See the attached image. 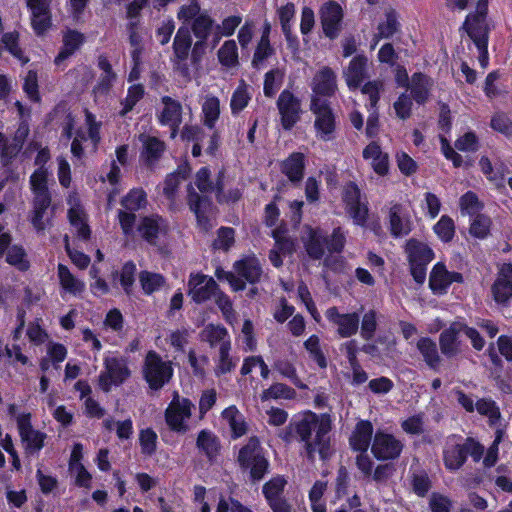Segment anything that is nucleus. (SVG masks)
Segmentation results:
<instances>
[{
	"mask_svg": "<svg viewBox=\"0 0 512 512\" xmlns=\"http://www.w3.org/2000/svg\"><path fill=\"white\" fill-rule=\"evenodd\" d=\"M332 419L328 413L316 414L311 411L305 412L296 422L295 429L304 443L309 457L318 453L322 459L329 454Z\"/></svg>",
	"mask_w": 512,
	"mask_h": 512,
	"instance_id": "f257e3e1",
	"label": "nucleus"
},
{
	"mask_svg": "<svg viewBox=\"0 0 512 512\" xmlns=\"http://www.w3.org/2000/svg\"><path fill=\"white\" fill-rule=\"evenodd\" d=\"M461 334H465L471 340L476 350H481L484 347V340L477 330L467 327L461 322H454L440 335L439 344L443 355L452 357L460 352Z\"/></svg>",
	"mask_w": 512,
	"mask_h": 512,
	"instance_id": "f03ea898",
	"label": "nucleus"
},
{
	"mask_svg": "<svg viewBox=\"0 0 512 512\" xmlns=\"http://www.w3.org/2000/svg\"><path fill=\"white\" fill-rule=\"evenodd\" d=\"M238 463L243 469L249 470L250 477L254 481H259L264 477L267 473L269 463L263 455L260 442L257 438H250L248 443L240 449Z\"/></svg>",
	"mask_w": 512,
	"mask_h": 512,
	"instance_id": "7ed1b4c3",
	"label": "nucleus"
},
{
	"mask_svg": "<svg viewBox=\"0 0 512 512\" xmlns=\"http://www.w3.org/2000/svg\"><path fill=\"white\" fill-rule=\"evenodd\" d=\"M310 110L315 116L314 128L316 137L322 141L335 138L336 119L328 102L311 101Z\"/></svg>",
	"mask_w": 512,
	"mask_h": 512,
	"instance_id": "20e7f679",
	"label": "nucleus"
},
{
	"mask_svg": "<svg viewBox=\"0 0 512 512\" xmlns=\"http://www.w3.org/2000/svg\"><path fill=\"white\" fill-rule=\"evenodd\" d=\"M173 369L170 362L163 361L154 351L148 352L145 359L144 376L150 388H162L172 377Z\"/></svg>",
	"mask_w": 512,
	"mask_h": 512,
	"instance_id": "39448f33",
	"label": "nucleus"
},
{
	"mask_svg": "<svg viewBox=\"0 0 512 512\" xmlns=\"http://www.w3.org/2000/svg\"><path fill=\"white\" fill-rule=\"evenodd\" d=\"M234 270L240 278H237L233 274L226 273V280L235 291L244 289L245 282L243 279L254 283L260 279L262 274L260 263L255 256H247L237 261L234 265Z\"/></svg>",
	"mask_w": 512,
	"mask_h": 512,
	"instance_id": "423d86ee",
	"label": "nucleus"
},
{
	"mask_svg": "<svg viewBox=\"0 0 512 512\" xmlns=\"http://www.w3.org/2000/svg\"><path fill=\"white\" fill-rule=\"evenodd\" d=\"M104 368L99 375V386L105 392L110 391L112 385H120L130 376L127 361L122 357H106Z\"/></svg>",
	"mask_w": 512,
	"mask_h": 512,
	"instance_id": "0eeeda50",
	"label": "nucleus"
},
{
	"mask_svg": "<svg viewBox=\"0 0 512 512\" xmlns=\"http://www.w3.org/2000/svg\"><path fill=\"white\" fill-rule=\"evenodd\" d=\"M403 443L394 435L378 430L371 443V452L378 460H393L400 456Z\"/></svg>",
	"mask_w": 512,
	"mask_h": 512,
	"instance_id": "6e6552de",
	"label": "nucleus"
},
{
	"mask_svg": "<svg viewBox=\"0 0 512 512\" xmlns=\"http://www.w3.org/2000/svg\"><path fill=\"white\" fill-rule=\"evenodd\" d=\"M281 125L290 130L300 120L302 109L300 100L290 91L284 90L277 100Z\"/></svg>",
	"mask_w": 512,
	"mask_h": 512,
	"instance_id": "1a4fd4ad",
	"label": "nucleus"
},
{
	"mask_svg": "<svg viewBox=\"0 0 512 512\" xmlns=\"http://www.w3.org/2000/svg\"><path fill=\"white\" fill-rule=\"evenodd\" d=\"M220 292L219 285L208 275L191 274L188 280V296L196 303H202Z\"/></svg>",
	"mask_w": 512,
	"mask_h": 512,
	"instance_id": "9d476101",
	"label": "nucleus"
},
{
	"mask_svg": "<svg viewBox=\"0 0 512 512\" xmlns=\"http://www.w3.org/2000/svg\"><path fill=\"white\" fill-rule=\"evenodd\" d=\"M311 89V101L316 99L318 102H328L324 98L333 96L337 90L336 74L334 71L327 66L320 68L313 77Z\"/></svg>",
	"mask_w": 512,
	"mask_h": 512,
	"instance_id": "9b49d317",
	"label": "nucleus"
},
{
	"mask_svg": "<svg viewBox=\"0 0 512 512\" xmlns=\"http://www.w3.org/2000/svg\"><path fill=\"white\" fill-rule=\"evenodd\" d=\"M192 406L193 404L189 399L180 398L178 394H175L165 411L168 426L175 431H185V421L191 416Z\"/></svg>",
	"mask_w": 512,
	"mask_h": 512,
	"instance_id": "f8f14e48",
	"label": "nucleus"
},
{
	"mask_svg": "<svg viewBox=\"0 0 512 512\" xmlns=\"http://www.w3.org/2000/svg\"><path fill=\"white\" fill-rule=\"evenodd\" d=\"M463 282L459 272L449 271L442 262L436 263L429 276V287L435 295H444L453 283Z\"/></svg>",
	"mask_w": 512,
	"mask_h": 512,
	"instance_id": "ddd939ff",
	"label": "nucleus"
},
{
	"mask_svg": "<svg viewBox=\"0 0 512 512\" xmlns=\"http://www.w3.org/2000/svg\"><path fill=\"white\" fill-rule=\"evenodd\" d=\"M325 316L329 323L335 328L337 334L342 338L355 335L359 329V315L353 313H340L338 308L330 307L326 310Z\"/></svg>",
	"mask_w": 512,
	"mask_h": 512,
	"instance_id": "4468645a",
	"label": "nucleus"
},
{
	"mask_svg": "<svg viewBox=\"0 0 512 512\" xmlns=\"http://www.w3.org/2000/svg\"><path fill=\"white\" fill-rule=\"evenodd\" d=\"M389 230L393 237L400 238L412 230V219L408 208L399 203H391L388 210Z\"/></svg>",
	"mask_w": 512,
	"mask_h": 512,
	"instance_id": "2eb2a0df",
	"label": "nucleus"
},
{
	"mask_svg": "<svg viewBox=\"0 0 512 512\" xmlns=\"http://www.w3.org/2000/svg\"><path fill=\"white\" fill-rule=\"evenodd\" d=\"M161 104L157 118L161 125L170 127L171 137L174 138L182 123V106L179 101L169 96L162 97Z\"/></svg>",
	"mask_w": 512,
	"mask_h": 512,
	"instance_id": "dca6fc26",
	"label": "nucleus"
},
{
	"mask_svg": "<svg viewBox=\"0 0 512 512\" xmlns=\"http://www.w3.org/2000/svg\"><path fill=\"white\" fill-rule=\"evenodd\" d=\"M342 17V8L335 2H327L321 7L320 18L323 31L330 39L338 36Z\"/></svg>",
	"mask_w": 512,
	"mask_h": 512,
	"instance_id": "f3484780",
	"label": "nucleus"
},
{
	"mask_svg": "<svg viewBox=\"0 0 512 512\" xmlns=\"http://www.w3.org/2000/svg\"><path fill=\"white\" fill-rule=\"evenodd\" d=\"M51 0H27L32 13V27L36 34L41 35L51 26Z\"/></svg>",
	"mask_w": 512,
	"mask_h": 512,
	"instance_id": "a211bd4d",
	"label": "nucleus"
},
{
	"mask_svg": "<svg viewBox=\"0 0 512 512\" xmlns=\"http://www.w3.org/2000/svg\"><path fill=\"white\" fill-rule=\"evenodd\" d=\"M492 293L497 303H506L512 298V264L504 263L500 266Z\"/></svg>",
	"mask_w": 512,
	"mask_h": 512,
	"instance_id": "6ab92c4d",
	"label": "nucleus"
},
{
	"mask_svg": "<svg viewBox=\"0 0 512 512\" xmlns=\"http://www.w3.org/2000/svg\"><path fill=\"white\" fill-rule=\"evenodd\" d=\"M301 238L306 252L311 258L320 259L324 255L325 248H327V237L321 229L307 226L304 228Z\"/></svg>",
	"mask_w": 512,
	"mask_h": 512,
	"instance_id": "aec40b11",
	"label": "nucleus"
},
{
	"mask_svg": "<svg viewBox=\"0 0 512 512\" xmlns=\"http://www.w3.org/2000/svg\"><path fill=\"white\" fill-rule=\"evenodd\" d=\"M444 464L449 470L459 469L465 461L463 440L458 436L447 439L444 449Z\"/></svg>",
	"mask_w": 512,
	"mask_h": 512,
	"instance_id": "412c9836",
	"label": "nucleus"
},
{
	"mask_svg": "<svg viewBox=\"0 0 512 512\" xmlns=\"http://www.w3.org/2000/svg\"><path fill=\"white\" fill-rule=\"evenodd\" d=\"M50 205L51 198L33 199V210L30 219L38 233H44L51 225L52 211L49 209Z\"/></svg>",
	"mask_w": 512,
	"mask_h": 512,
	"instance_id": "4be33fe9",
	"label": "nucleus"
},
{
	"mask_svg": "<svg viewBox=\"0 0 512 512\" xmlns=\"http://www.w3.org/2000/svg\"><path fill=\"white\" fill-rule=\"evenodd\" d=\"M367 58L363 55L355 56L347 68L343 71V76L349 89H357L366 76Z\"/></svg>",
	"mask_w": 512,
	"mask_h": 512,
	"instance_id": "5701e85b",
	"label": "nucleus"
},
{
	"mask_svg": "<svg viewBox=\"0 0 512 512\" xmlns=\"http://www.w3.org/2000/svg\"><path fill=\"white\" fill-rule=\"evenodd\" d=\"M139 141L143 146L141 157L148 166L154 165L164 153L165 143L159 138L147 134H140Z\"/></svg>",
	"mask_w": 512,
	"mask_h": 512,
	"instance_id": "b1692460",
	"label": "nucleus"
},
{
	"mask_svg": "<svg viewBox=\"0 0 512 512\" xmlns=\"http://www.w3.org/2000/svg\"><path fill=\"white\" fill-rule=\"evenodd\" d=\"M363 158L368 161L378 175H386L389 170L388 154L383 152L380 145L372 142L363 150Z\"/></svg>",
	"mask_w": 512,
	"mask_h": 512,
	"instance_id": "393cba45",
	"label": "nucleus"
},
{
	"mask_svg": "<svg viewBox=\"0 0 512 512\" xmlns=\"http://www.w3.org/2000/svg\"><path fill=\"white\" fill-rule=\"evenodd\" d=\"M373 426L371 422L361 420L356 424V427L350 437V445L353 450L366 452L372 439Z\"/></svg>",
	"mask_w": 512,
	"mask_h": 512,
	"instance_id": "a878e982",
	"label": "nucleus"
},
{
	"mask_svg": "<svg viewBox=\"0 0 512 512\" xmlns=\"http://www.w3.org/2000/svg\"><path fill=\"white\" fill-rule=\"evenodd\" d=\"M408 87L413 99L418 104H424L429 98L430 91L433 87V81L425 74L414 73Z\"/></svg>",
	"mask_w": 512,
	"mask_h": 512,
	"instance_id": "bb28decb",
	"label": "nucleus"
},
{
	"mask_svg": "<svg viewBox=\"0 0 512 512\" xmlns=\"http://www.w3.org/2000/svg\"><path fill=\"white\" fill-rule=\"evenodd\" d=\"M296 8L293 3H286L277 9V16L279 18L282 31L289 43L290 47H297V38L292 35V26L294 23Z\"/></svg>",
	"mask_w": 512,
	"mask_h": 512,
	"instance_id": "cd10ccee",
	"label": "nucleus"
},
{
	"mask_svg": "<svg viewBox=\"0 0 512 512\" xmlns=\"http://www.w3.org/2000/svg\"><path fill=\"white\" fill-rule=\"evenodd\" d=\"M305 168L304 154L292 153L281 164V171L291 182H300L303 178Z\"/></svg>",
	"mask_w": 512,
	"mask_h": 512,
	"instance_id": "c85d7f7f",
	"label": "nucleus"
},
{
	"mask_svg": "<svg viewBox=\"0 0 512 512\" xmlns=\"http://www.w3.org/2000/svg\"><path fill=\"white\" fill-rule=\"evenodd\" d=\"M272 236L275 239V247L271 250L269 259L275 267H280L283 263L282 256L294 250V242L287 239L279 229L274 230Z\"/></svg>",
	"mask_w": 512,
	"mask_h": 512,
	"instance_id": "c756f323",
	"label": "nucleus"
},
{
	"mask_svg": "<svg viewBox=\"0 0 512 512\" xmlns=\"http://www.w3.org/2000/svg\"><path fill=\"white\" fill-rule=\"evenodd\" d=\"M488 10V0H479L476 6V12L469 14L463 25V28L468 34L478 33L481 29L484 33H487V26L485 23V17Z\"/></svg>",
	"mask_w": 512,
	"mask_h": 512,
	"instance_id": "7c9ffc66",
	"label": "nucleus"
},
{
	"mask_svg": "<svg viewBox=\"0 0 512 512\" xmlns=\"http://www.w3.org/2000/svg\"><path fill=\"white\" fill-rule=\"evenodd\" d=\"M409 263L428 264L434 258V252L425 243L417 240H409L406 245Z\"/></svg>",
	"mask_w": 512,
	"mask_h": 512,
	"instance_id": "2f4dec72",
	"label": "nucleus"
},
{
	"mask_svg": "<svg viewBox=\"0 0 512 512\" xmlns=\"http://www.w3.org/2000/svg\"><path fill=\"white\" fill-rule=\"evenodd\" d=\"M98 67L102 70V74L93 91L96 95H105L109 92L115 82L116 74L113 72L108 59L104 56H99Z\"/></svg>",
	"mask_w": 512,
	"mask_h": 512,
	"instance_id": "473e14b6",
	"label": "nucleus"
},
{
	"mask_svg": "<svg viewBox=\"0 0 512 512\" xmlns=\"http://www.w3.org/2000/svg\"><path fill=\"white\" fill-rule=\"evenodd\" d=\"M57 270L60 285L67 293L79 295L84 292L85 283L76 278L65 265L59 264Z\"/></svg>",
	"mask_w": 512,
	"mask_h": 512,
	"instance_id": "72a5a7b5",
	"label": "nucleus"
},
{
	"mask_svg": "<svg viewBox=\"0 0 512 512\" xmlns=\"http://www.w3.org/2000/svg\"><path fill=\"white\" fill-rule=\"evenodd\" d=\"M83 35L75 30H68L63 36V48L55 58L58 65L71 56L83 43Z\"/></svg>",
	"mask_w": 512,
	"mask_h": 512,
	"instance_id": "f704fd0d",
	"label": "nucleus"
},
{
	"mask_svg": "<svg viewBox=\"0 0 512 512\" xmlns=\"http://www.w3.org/2000/svg\"><path fill=\"white\" fill-rule=\"evenodd\" d=\"M162 224L163 219L161 217H144L138 227V231L147 242L156 244Z\"/></svg>",
	"mask_w": 512,
	"mask_h": 512,
	"instance_id": "c9c22d12",
	"label": "nucleus"
},
{
	"mask_svg": "<svg viewBox=\"0 0 512 512\" xmlns=\"http://www.w3.org/2000/svg\"><path fill=\"white\" fill-rule=\"evenodd\" d=\"M492 220L488 215L477 214L473 216L469 224V234L476 239H486L491 232Z\"/></svg>",
	"mask_w": 512,
	"mask_h": 512,
	"instance_id": "e433bc0d",
	"label": "nucleus"
},
{
	"mask_svg": "<svg viewBox=\"0 0 512 512\" xmlns=\"http://www.w3.org/2000/svg\"><path fill=\"white\" fill-rule=\"evenodd\" d=\"M397 30V17L394 11L390 10L385 14V21L380 22L377 32L373 37L371 49H374L381 39L390 38Z\"/></svg>",
	"mask_w": 512,
	"mask_h": 512,
	"instance_id": "4c0bfd02",
	"label": "nucleus"
},
{
	"mask_svg": "<svg viewBox=\"0 0 512 512\" xmlns=\"http://www.w3.org/2000/svg\"><path fill=\"white\" fill-rule=\"evenodd\" d=\"M188 205L191 211L194 212L198 223L208 229L211 225H207L208 219L205 216L206 200L194 191L192 185L188 186Z\"/></svg>",
	"mask_w": 512,
	"mask_h": 512,
	"instance_id": "58836bf2",
	"label": "nucleus"
},
{
	"mask_svg": "<svg viewBox=\"0 0 512 512\" xmlns=\"http://www.w3.org/2000/svg\"><path fill=\"white\" fill-rule=\"evenodd\" d=\"M459 208L463 216H475L480 214L484 208V203L473 191H467L459 198Z\"/></svg>",
	"mask_w": 512,
	"mask_h": 512,
	"instance_id": "ea45409f",
	"label": "nucleus"
},
{
	"mask_svg": "<svg viewBox=\"0 0 512 512\" xmlns=\"http://www.w3.org/2000/svg\"><path fill=\"white\" fill-rule=\"evenodd\" d=\"M47 170L39 167L30 177V185L34 195L33 199L51 198L47 188Z\"/></svg>",
	"mask_w": 512,
	"mask_h": 512,
	"instance_id": "a19ab883",
	"label": "nucleus"
},
{
	"mask_svg": "<svg viewBox=\"0 0 512 512\" xmlns=\"http://www.w3.org/2000/svg\"><path fill=\"white\" fill-rule=\"evenodd\" d=\"M192 44V38L188 28L181 27L174 39V53L178 60H186Z\"/></svg>",
	"mask_w": 512,
	"mask_h": 512,
	"instance_id": "79ce46f5",
	"label": "nucleus"
},
{
	"mask_svg": "<svg viewBox=\"0 0 512 512\" xmlns=\"http://www.w3.org/2000/svg\"><path fill=\"white\" fill-rule=\"evenodd\" d=\"M190 169L188 166H180L178 170L167 176L163 192L165 196L172 199L180 185L189 175Z\"/></svg>",
	"mask_w": 512,
	"mask_h": 512,
	"instance_id": "37998d69",
	"label": "nucleus"
},
{
	"mask_svg": "<svg viewBox=\"0 0 512 512\" xmlns=\"http://www.w3.org/2000/svg\"><path fill=\"white\" fill-rule=\"evenodd\" d=\"M226 420L229 421L234 438L241 437L247 432V423L245 418L235 406L226 408Z\"/></svg>",
	"mask_w": 512,
	"mask_h": 512,
	"instance_id": "c03bdc74",
	"label": "nucleus"
},
{
	"mask_svg": "<svg viewBox=\"0 0 512 512\" xmlns=\"http://www.w3.org/2000/svg\"><path fill=\"white\" fill-rule=\"evenodd\" d=\"M296 395L294 389L282 383H275L271 385L268 389H265L261 394V400H278L285 399L290 400L293 399Z\"/></svg>",
	"mask_w": 512,
	"mask_h": 512,
	"instance_id": "a18cd8bd",
	"label": "nucleus"
},
{
	"mask_svg": "<svg viewBox=\"0 0 512 512\" xmlns=\"http://www.w3.org/2000/svg\"><path fill=\"white\" fill-rule=\"evenodd\" d=\"M202 338L204 341H207L212 347L219 346V357L220 361H224V342H222L224 338V329L219 326L208 325L202 331Z\"/></svg>",
	"mask_w": 512,
	"mask_h": 512,
	"instance_id": "49530a36",
	"label": "nucleus"
},
{
	"mask_svg": "<svg viewBox=\"0 0 512 512\" xmlns=\"http://www.w3.org/2000/svg\"><path fill=\"white\" fill-rule=\"evenodd\" d=\"M71 225L76 229L77 236L87 240L90 236V229L86 224L85 215L79 207H72L68 211Z\"/></svg>",
	"mask_w": 512,
	"mask_h": 512,
	"instance_id": "de8ad7c7",
	"label": "nucleus"
},
{
	"mask_svg": "<svg viewBox=\"0 0 512 512\" xmlns=\"http://www.w3.org/2000/svg\"><path fill=\"white\" fill-rule=\"evenodd\" d=\"M139 281L146 294H152L158 291L165 284V279L161 274L149 271H142L139 274Z\"/></svg>",
	"mask_w": 512,
	"mask_h": 512,
	"instance_id": "09e8293b",
	"label": "nucleus"
},
{
	"mask_svg": "<svg viewBox=\"0 0 512 512\" xmlns=\"http://www.w3.org/2000/svg\"><path fill=\"white\" fill-rule=\"evenodd\" d=\"M195 184L203 193L216 192L218 200L221 202V183L218 181L214 184L210 180V173L207 168H201L196 174Z\"/></svg>",
	"mask_w": 512,
	"mask_h": 512,
	"instance_id": "8fccbe9b",
	"label": "nucleus"
},
{
	"mask_svg": "<svg viewBox=\"0 0 512 512\" xmlns=\"http://www.w3.org/2000/svg\"><path fill=\"white\" fill-rule=\"evenodd\" d=\"M197 446L202 449L209 458L216 456L221 448L220 442L210 432L201 431L197 438Z\"/></svg>",
	"mask_w": 512,
	"mask_h": 512,
	"instance_id": "3c124183",
	"label": "nucleus"
},
{
	"mask_svg": "<svg viewBox=\"0 0 512 512\" xmlns=\"http://www.w3.org/2000/svg\"><path fill=\"white\" fill-rule=\"evenodd\" d=\"M417 348L429 366L435 367L439 363L440 357L438 350L436 344L431 339L421 338L417 342Z\"/></svg>",
	"mask_w": 512,
	"mask_h": 512,
	"instance_id": "603ef678",
	"label": "nucleus"
},
{
	"mask_svg": "<svg viewBox=\"0 0 512 512\" xmlns=\"http://www.w3.org/2000/svg\"><path fill=\"white\" fill-rule=\"evenodd\" d=\"M433 231L441 241L450 242L455 235V223L451 217L443 215L434 225Z\"/></svg>",
	"mask_w": 512,
	"mask_h": 512,
	"instance_id": "864d4df0",
	"label": "nucleus"
},
{
	"mask_svg": "<svg viewBox=\"0 0 512 512\" xmlns=\"http://www.w3.org/2000/svg\"><path fill=\"white\" fill-rule=\"evenodd\" d=\"M146 203V193L142 189L131 190L121 201V205L131 212L144 208Z\"/></svg>",
	"mask_w": 512,
	"mask_h": 512,
	"instance_id": "5fc2aeb1",
	"label": "nucleus"
},
{
	"mask_svg": "<svg viewBox=\"0 0 512 512\" xmlns=\"http://www.w3.org/2000/svg\"><path fill=\"white\" fill-rule=\"evenodd\" d=\"M469 37L473 40L475 46L478 49V60L482 68H486L489 63L488 56V37L487 33H484L483 30H479L478 33L468 34Z\"/></svg>",
	"mask_w": 512,
	"mask_h": 512,
	"instance_id": "6e6d98bb",
	"label": "nucleus"
},
{
	"mask_svg": "<svg viewBox=\"0 0 512 512\" xmlns=\"http://www.w3.org/2000/svg\"><path fill=\"white\" fill-rule=\"evenodd\" d=\"M285 485L286 480L281 476L274 477L270 481L265 483V485L263 486V494L267 501L270 502L276 499H282L281 494L284 490Z\"/></svg>",
	"mask_w": 512,
	"mask_h": 512,
	"instance_id": "4d7b16f0",
	"label": "nucleus"
},
{
	"mask_svg": "<svg viewBox=\"0 0 512 512\" xmlns=\"http://www.w3.org/2000/svg\"><path fill=\"white\" fill-rule=\"evenodd\" d=\"M205 124L212 128L220 115V101L216 97H207L203 103Z\"/></svg>",
	"mask_w": 512,
	"mask_h": 512,
	"instance_id": "13d9d810",
	"label": "nucleus"
},
{
	"mask_svg": "<svg viewBox=\"0 0 512 512\" xmlns=\"http://www.w3.org/2000/svg\"><path fill=\"white\" fill-rule=\"evenodd\" d=\"M144 95V88L141 84H136L131 86L128 89L127 96L125 99L121 102L123 105V109L120 111V115L124 116L128 112H130L133 107L136 105V103L142 99Z\"/></svg>",
	"mask_w": 512,
	"mask_h": 512,
	"instance_id": "bf43d9fd",
	"label": "nucleus"
},
{
	"mask_svg": "<svg viewBox=\"0 0 512 512\" xmlns=\"http://www.w3.org/2000/svg\"><path fill=\"white\" fill-rule=\"evenodd\" d=\"M327 484L323 481H317L310 490L309 499L313 512H325V504L321 498L326 490Z\"/></svg>",
	"mask_w": 512,
	"mask_h": 512,
	"instance_id": "052dcab7",
	"label": "nucleus"
},
{
	"mask_svg": "<svg viewBox=\"0 0 512 512\" xmlns=\"http://www.w3.org/2000/svg\"><path fill=\"white\" fill-rule=\"evenodd\" d=\"M348 352V357L350 360V363L352 365V383L354 385H359L367 381L368 376L366 372L355 362V350H354V343L353 341H350L345 344Z\"/></svg>",
	"mask_w": 512,
	"mask_h": 512,
	"instance_id": "680f3d73",
	"label": "nucleus"
},
{
	"mask_svg": "<svg viewBox=\"0 0 512 512\" xmlns=\"http://www.w3.org/2000/svg\"><path fill=\"white\" fill-rule=\"evenodd\" d=\"M250 100V94L248 92V87L244 84L240 85L236 91L234 92L230 107L233 114H236L243 110Z\"/></svg>",
	"mask_w": 512,
	"mask_h": 512,
	"instance_id": "e2e57ef3",
	"label": "nucleus"
},
{
	"mask_svg": "<svg viewBox=\"0 0 512 512\" xmlns=\"http://www.w3.org/2000/svg\"><path fill=\"white\" fill-rule=\"evenodd\" d=\"M346 209L353 219L354 224L361 227H365L367 225L369 209L366 201H361Z\"/></svg>",
	"mask_w": 512,
	"mask_h": 512,
	"instance_id": "0e129e2a",
	"label": "nucleus"
},
{
	"mask_svg": "<svg viewBox=\"0 0 512 512\" xmlns=\"http://www.w3.org/2000/svg\"><path fill=\"white\" fill-rule=\"evenodd\" d=\"M127 31L129 34V42H130L131 46L133 47L132 58H133L135 64L137 65L139 56L142 51V45H141L142 38H141L140 34L138 33L137 22L130 21L129 24L127 25Z\"/></svg>",
	"mask_w": 512,
	"mask_h": 512,
	"instance_id": "69168bd1",
	"label": "nucleus"
},
{
	"mask_svg": "<svg viewBox=\"0 0 512 512\" xmlns=\"http://www.w3.org/2000/svg\"><path fill=\"white\" fill-rule=\"evenodd\" d=\"M475 410L481 414L487 416L491 423H494L500 418V412L495 402L487 399H478L475 403Z\"/></svg>",
	"mask_w": 512,
	"mask_h": 512,
	"instance_id": "338daca9",
	"label": "nucleus"
},
{
	"mask_svg": "<svg viewBox=\"0 0 512 512\" xmlns=\"http://www.w3.org/2000/svg\"><path fill=\"white\" fill-rule=\"evenodd\" d=\"M397 166L402 174L410 176L417 171V162L406 152H397L395 155Z\"/></svg>",
	"mask_w": 512,
	"mask_h": 512,
	"instance_id": "774afa93",
	"label": "nucleus"
}]
</instances>
